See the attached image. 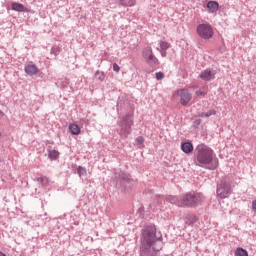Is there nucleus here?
<instances>
[{
    "instance_id": "obj_8",
    "label": "nucleus",
    "mask_w": 256,
    "mask_h": 256,
    "mask_svg": "<svg viewBox=\"0 0 256 256\" xmlns=\"http://www.w3.org/2000/svg\"><path fill=\"white\" fill-rule=\"evenodd\" d=\"M133 185H135V180L131 178V175L125 173L120 175V186L124 191H129Z\"/></svg>"
},
{
    "instance_id": "obj_32",
    "label": "nucleus",
    "mask_w": 256,
    "mask_h": 256,
    "mask_svg": "<svg viewBox=\"0 0 256 256\" xmlns=\"http://www.w3.org/2000/svg\"><path fill=\"white\" fill-rule=\"evenodd\" d=\"M161 55H162V57H167V52L165 50H162Z\"/></svg>"
},
{
    "instance_id": "obj_31",
    "label": "nucleus",
    "mask_w": 256,
    "mask_h": 256,
    "mask_svg": "<svg viewBox=\"0 0 256 256\" xmlns=\"http://www.w3.org/2000/svg\"><path fill=\"white\" fill-rule=\"evenodd\" d=\"M194 125H196V126L201 125V119L195 120Z\"/></svg>"
},
{
    "instance_id": "obj_34",
    "label": "nucleus",
    "mask_w": 256,
    "mask_h": 256,
    "mask_svg": "<svg viewBox=\"0 0 256 256\" xmlns=\"http://www.w3.org/2000/svg\"><path fill=\"white\" fill-rule=\"evenodd\" d=\"M3 115H4L3 111L0 110V116L3 117Z\"/></svg>"
},
{
    "instance_id": "obj_36",
    "label": "nucleus",
    "mask_w": 256,
    "mask_h": 256,
    "mask_svg": "<svg viewBox=\"0 0 256 256\" xmlns=\"http://www.w3.org/2000/svg\"><path fill=\"white\" fill-rule=\"evenodd\" d=\"M155 206V203H153V204H150V207H154Z\"/></svg>"
},
{
    "instance_id": "obj_17",
    "label": "nucleus",
    "mask_w": 256,
    "mask_h": 256,
    "mask_svg": "<svg viewBox=\"0 0 256 256\" xmlns=\"http://www.w3.org/2000/svg\"><path fill=\"white\" fill-rule=\"evenodd\" d=\"M38 183H41L42 187H49V178L42 176L37 178Z\"/></svg>"
},
{
    "instance_id": "obj_7",
    "label": "nucleus",
    "mask_w": 256,
    "mask_h": 256,
    "mask_svg": "<svg viewBox=\"0 0 256 256\" xmlns=\"http://www.w3.org/2000/svg\"><path fill=\"white\" fill-rule=\"evenodd\" d=\"M142 57L149 65H157V63H159V59H157L155 54H153V48H151V46H146L143 48Z\"/></svg>"
},
{
    "instance_id": "obj_19",
    "label": "nucleus",
    "mask_w": 256,
    "mask_h": 256,
    "mask_svg": "<svg viewBox=\"0 0 256 256\" xmlns=\"http://www.w3.org/2000/svg\"><path fill=\"white\" fill-rule=\"evenodd\" d=\"M235 256H249V253L244 248H237L235 251Z\"/></svg>"
},
{
    "instance_id": "obj_2",
    "label": "nucleus",
    "mask_w": 256,
    "mask_h": 256,
    "mask_svg": "<svg viewBox=\"0 0 256 256\" xmlns=\"http://www.w3.org/2000/svg\"><path fill=\"white\" fill-rule=\"evenodd\" d=\"M194 164L202 169L215 171L219 167V159L213 157V149L205 144H199L194 150Z\"/></svg>"
},
{
    "instance_id": "obj_1",
    "label": "nucleus",
    "mask_w": 256,
    "mask_h": 256,
    "mask_svg": "<svg viewBox=\"0 0 256 256\" xmlns=\"http://www.w3.org/2000/svg\"><path fill=\"white\" fill-rule=\"evenodd\" d=\"M163 249V234L157 232L155 225L144 226L140 237V256H157Z\"/></svg>"
},
{
    "instance_id": "obj_14",
    "label": "nucleus",
    "mask_w": 256,
    "mask_h": 256,
    "mask_svg": "<svg viewBox=\"0 0 256 256\" xmlns=\"http://www.w3.org/2000/svg\"><path fill=\"white\" fill-rule=\"evenodd\" d=\"M37 71H39V69L35 64H28L25 67V73H27V75H30V76L37 75Z\"/></svg>"
},
{
    "instance_id": "obj_4",
    "label": "nucleus",
    "mask_w": 256,
    "mask_h": 256,
    "mask_svg": "<svg viewBox=\"0 0 256 256\" xmlns=\"http://www.w3.org/2000/svg\"><path fill=\"white\" fill-rule=\"evenodd\" d=\"M120 132L119 135L127 139L131 135V127H133V115L126 114L119 122Z\"/></svg>"
},
{
    "instance_id": "obj_25",
    "label": "nucleus",
    "mask_w": 256,
    "mask_h": 256,
    "mask_svg": "<svg viewBox=\"0 0 256 256\" xmlns=\"http://www.w3.org/2000/svg\"><path fill=\"white\" fill-rule=\"evenodd\" d=\"M165 77V74L163 72H157L156 73V79L157 81H161Z\"/></svg>"
},
{
    "instance_id": "obj_11",
    "label": "nucleus",
    "mask_w": 256,
    "mask_h": 256,
    "mask_svg": "<svg viewBox=\"0 0 256 256\" xmlns=\"http://www.w3.org/2000/svg\"><path fill=\"white\" fill-rule=\"evenodd\" d=\"M12 10L17 11L18 13H30L31 12V10L29 8L25 7V5H23L19 2L12 3Z\"/></svg>"
},
{
    "instance_id": "obj_13",
    "label": "nucleus",
    "mask_w": 256,
    "mask_h": 256,
    "mask_svg": "<svg viewBox=\"0 0 256 256\" xmlns=\"http://www.w3.org/2000/svg\"><path fill=\"white\" fill-rule=\"evenodd\" d=\"M166 201L171 203L172 205H177L178 207H182V198L179 199L177 196H167Z\"/></svg>"
},
{
    "instance_id": "obj_9",
    "label": "nucleus",
    "mask_w": 256,
    "mask_h": 256,
    "mask_svg": "<svg viewBox=\"0 0 256 256\" xmlns=\"http://www.w3.org/2000/svg\"><path fill=\"white\" fill-rule=\"evenodd\" d=\"M178 96L180 97L181 105H183L184 107L186 105H189V102L191 101V99H193V95L189 93L188 89H181L180 91H178Z\"/></svg>"
},
{
    "instance_id": "obj_30",
    "label": "nucleus",
    "mask_w": 256,
    "mask_h": 256,
    "mask_svg": "<svg viewBox=\"0 0 256 256\" xmlns=\"http://www.w3.org/2000/svg\"><path fill=\"white\" fill-rule=\"evenodd\" d=\"M252 211L256 213V200L252 202Z\"/></svg>"
},
{
    "instance_id": "obj_18",
    "label": "nucleus",
    "mask_w": 256,
    "mask_h": 256,
    "mask_svg": "<svg viewBox=\"0 0 256 256\" xmlns=\"http://www.w3.org/2000/svg\"><path fill=\"white\" fill-rule=\"evenodd\" d=\"M48 157L51 160L59 159V151H57V150H49Z\"/></svg>"
},
{
    "instance_id": "obj_5",
    "label": "nucleus",
    "mask_w": 256,
    "mask_h": 256,
    "mask_svg": "<svg viewBox=\"0 0 256 256\" xmlns=\"http://www.w3.org/2000/svg\"><path fill=\"white\" fill-rule=\"evenodd\" d=\"M232 189H231V181L229 179H227V177H223L220 180V183H218L217 185V196L220 199H227V197H229V195H231L232 193Z\"/></svg>"
},
{
    "instance_id": "obj_22",
    "label": "nucleus",
    "mask_w": 256,
    "mask_h": 256,
    "mask_svg": "<svg viewBox=\"0 0 256 256\" xmlns=\"http://www.w3.org/2000/svg\"><path fill=\"white\" fill-rule=\"evenodd\" d=\"M169 47H171V44H169L168 42H165V41H160L161 51H167V49H169Z\"/></svg>"
},
{
    "instance_id": "obj_6",
    "label": "nucleus",
    "mask_w": 256,
    "mask_h": 256,
    "mask_svg": "<svg viewBox=\"0 0 256 256\" xmlns=\"http://www.w3.org/2000/svg\"><path fill=\"white\" fill-rule=\"evenodd\" d=\"M196 31L199 37L202 39H211V37H213V27H211L210 24H199Z\"/></svg>"
},
{
    "instance_id": "obj_10",
    "label": "nucleus",
    "mask_w": 256,
    "mask_h": 256,
    "mask_svg": "<svg viewBox=\"0 0 256 256\" xmlns=\"http://www.w3.org/2000/svg\"><path fill=\"white\" fill-rule=\"evenodd\" d=\"M215 75H217V70L207 68L200 73L199 77L202 81H213V79H215Z\"/></svg>"
},
{
    "instance_id": "obj_15",
    "label": "nucleus",
    "mask_w": 256,
    "mask_h": 256,
    "mask_svg": "<svg viewBox=\"0 0 256 256\" xmlns=\"http://www.w3.org/2000/svg\"><path fill=\"white\" fill-rule=\"evenodd\" d=\"M207 9H209L210 13H217L219 11V2L209 1L207 3Z\"/></svg>"
},
{
    "instance_id": "obj_35",
    "label": "nucleus",
    "mask_w": 256,
    "mask_h": 256,
    "mask_svg": "<svg viewBox=\"0 0 256 256\" xmlns=\"http://www.w3.org/2000/svg\"><path fill=\"white\" fill-rule=\"evenodd\" d=\"M0 256H6L3 252H0Z\"/></svg>"
},
{
    "instance_id": "obj_28",
    "label": "nucleus",
    "mask_w": 256,
    "mask_h": 256,
    "mask_svg": "<svg viewBox=\"0 0 256 256\" xmlns=\"http://www.w3.org/2000/svg\"><path fill=\"white\" fill-rule=\"evenodd\" d=\"M211 115H215V111L214 110H210V111L205 113V117H211Z\"/></svg>"
},
{
    "instance_id": "obj_12",
    "label": "nucleus",
    "mask_w": 256,
    "mask_h": 256,
    "mask_svg": "<svg viewBox=\"0 0 256 256\" xmlns=\"http://www.w3.org/2000/svg\"><path fill=\"white\" fill-rule=\"evenodd\" d=\"M181 150L186 155H189L190 153H193V144L189 141L184 142V143L181 144Z\"/></svg>"
},
{
    "instance_id": "obj_24",
    "label": "nucleus",
    "mask_w": 256,
    "mask_h": 256,
    "mask_svg": "<svg viewBox=\"0 0 256 256\" xmlns=\"http://www.w3.org/2000/svg\"><path fill=\"white\" fill-rule=\"evenodd\" d=\"M136 143H137V145H140L138 147H139V149H141V145H143V143H145V139L143 138V136H138L136 138Z\"/></svg>"
},
{
    "instance_id": "obj_29",
    "label": "nucleus",
    "mask_w": 256,
    "mask_h": 256,
    "mask_svg": "<svg viewBox=\"0 0 256 256\" xmlns=\"http://www.w3.org/2000/svg\"><path fill=\"white\" fill-rule=\"evenodd\" d=\"M189 225H193V223H195V216H189Z\"/></svg>"
},
{
    "instance_id": "obj_21",
    "label": "nucleus",
    "mask_w": 256,
    "mask_h": 256,
    "mask_svg": "<svg viewBox=\"0 0 256 256\" xmlns=\"http://www.w3.org/2000/svg\"><path fill=\"white\" fill-rule=\"evenodd\" d=\"M77 174L79 177H83L84 175H87V170L83 166H78Z\"/></svg>"
},
{
    "instance_id": "obj_3",
    "label": "nucleus",
    "mask_w": 256,
    "mask_h": 256,
    "mask_svg": "<svg viewBox=\"0 0 256 256\" xmlns=\"http://www.w3.org/2000/svg\"><path fill=\"white\" fill-rule=\"evenodd\" d=\"M203 202V194L197 192H188L182 196V207H199Z\"/></svg>"
},
{
    "instance_id": "obj_33",
    "label": "nucleus",
    "mask_w": 256,
    "mask_h": 256,
    "mask_svg": "<svg viewBox=\"0 0 256 256\" xmlns=\"http://www.w3.org/2000/svg\"><path fill=\"white\" fill-rule=\"evenodd\" d=\"M156 205H161V198L156 199Z\"/></svg>"
},
{
    "instance_id": "obj_26",
    "label": "nucleus",
    "mask_w": 256,
    "mask_h": 256,
    "mask_svg": "<svg viewBox=\"0 0 256 256\" xmlns=\"http://www.w3.org/2000/svg\"><path fill=\"white\" fill-rule=\"evenodd\" d=\"M196 95L201 96V97H205V95H207V93L205 91H202V90H197Z\"/></svg>"
},
{
    "instance_id": "obj_23",
    "label": "nucleus",
    "mask_w": 256,
    "mask_h": 256,
    "mask_svg": "<svg viewBox=\"0 0 256 256\" xmlns=\"http://www.w3.org/2000/svg\"><path fill=\"white\" fill-rule=\"evenodd\" d=\"M95 77H96V79H99V81H103V79H105V73L97 71L95 73Z\"/></svg>"
},
{
    "instance_id": "obj_20",
    "label": "nucleus",
    "mask_w": 256,
    "mask_h": 256,
    "mask_svg": "<svg viewBox=\"0 0 256 256\" xmlns=\"http://www.w3.org/2000/svg\"><path fill=\"white\" fill-rule=\"evenodd\" d=\"M119 1H121L120 5H122V7H133V5H135V0H129V2H123L125 0Z\"/></svg>"
},
{
    "instance_id": "obj_16",
    "label": "nucleus",
    "mask_w": 256,
    "mask_h": 256,
    "mask_svg": "<svg viewBox=\"0 0 256 256\" xmlns=\"http://www.w3.org/2000/svg\"><path fill=\"white\" fill-rule=\"evenodd\" d=\"M69 131L71 135H79V133H81V128L77 124H70Z\"/></svg>"
},
{
    "instance_id": "obj_27",
    "label": "nucleus",
    "mask_w": 256,
    "mask_h": 256,
    "mask_svg": "<svg viewBox=\"0 0 256 256\" xmlns=\"http://www.w3.org/2000/svg\"><path fill=\"white\" fill-rule=\"evenodd\" d=\"M121 68L119 67V65L117 64V63H114L113 64V71H115L116 73H119V70H120Z\"/></svg>"
}]
</instances>
